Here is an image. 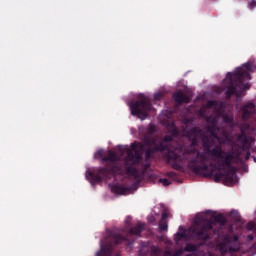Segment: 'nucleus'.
Returning a JSON list of instances; mask_svg holds the SVG:
<instances>
[{
	"mask_svg": "<svg viewBox=\"0 0 256 256\" xmlns=\"http://www.w3.org/2000/svg\"><path fill=\"white\" fill-rule=\"evenodd\" d=\"M209 159L216 161L219 165L230 166L231 163H233V154H225V152L221 151V148H216L201 154L197 153V161H200V163H205V161H209ZM195 161L196 160L189 161V167H191V169H195V166H193Z\"/></svg>",
	"mask_w": 256,
	"mask_h": 256,
	"instance_id": "nucleus-1",
	"label": "nucleus"
},
{
	"mask_svg": "<svg viewBox=\"0 0 256 256\" xmlns=\"http://www.w3.org/2000/svg\"><path fill=\"white\" fill-rule=\"evenodd\" d=\"M130 109L132 115H136L138 119L145 121L147 111L151 109V102H149V98L143 96L140 101L130 105Z\"/></svg>",
	"mask_w": 256,
	"mask_h": 256,
	"instance_id": "nucleus-2",
	"label": "nucleus"
},
{
	"mask_svg": "<svg viewBox=\"0 0 256 256\" xmlns=\"http://www.w3.org/2000/svg\"><path fill=\"white\" fill-rule=\"evenodd\" d=\"M219 223V225H223L225 223V218H223V215H217L211 218V220L204 221V226L202 228V231L198 233V237H201V239H207V231H210V229H213V226Z\"/></svg>",
	"mask_w": 256,
	"mask_h": 256,
	"instance_id": "nucleus-3",
	"label": "nucleus"
},
{
	"mask_svg": "<svg viewBox=\"0 0 256 256\" xmlns=\"http://www.w3.org/2000/svg\"><path fill=\"white\" fill-rule=\"evenodd\" d=\"M122 155H126V162L130 164L137 163V161H139V157H141V155L137 153V150H135V147L124 148Z\"/></svg>",
	"mask_w": 256,
	"mask_h": 256,
	"instance_id": "nucleus-4",
	"label": "nucleus"
},
{
	"mask_svg": "<svg viewBox=\"0 0 256 256\" xmlns=\"http://www.w3.org/2000/svg\"><path fill=\"white\" fill-rule=\"evenodd\" d=\"M235 79H238L241 83L243 79L249 80L251 76L249 75V66L247 64L243 65L234 75Z\"/></svg>",
	"mask_w": 256,
	"mask_h": 256,
	"instance_id": "nucleus-5",
	"label": "nucleus"
},
{
	"mask_svg": "<svg viewBox=\"0 0 256 256\" xmlns=\"http://www.w3.org/2000/svg\"><path fill=\"white\" fill-rule=\"evenodd\" d=\"M148 147L149 149L146 150V159H150L151 153H153V151H163V149H165L163 142L158 143L157 141L149 142Z\"/></svg>",
	"mask_w": 256,
	"mask_h": 256,
	"instance_id": "nucleus-6",
	"label": "nucleus"
},
{
	"mask_svg": "<svg viewBox=\"0 0 256 256\" xmlns=\"http://www.w3.org/2000/svg\"><path fill=\"white\" fill-rule=\"evenodd\" d=\"M190 154L191 151H183V149H175L173 152H169L168 159H174L175 161H183L185 154Z\"/></svg>",
	"mask_w": 256,
	"mask_h": 256,
	"instance_id": "nucleus-7",
	"label": "nucleus"
},
{
	"mask_svg": "<svg viewBox=\"0 0 256 256\" xmlns=\"http://www.w3.org/2000/svg\"><path fill=\"white\" fill-rule=\"evenodd\" d=\"M107 157L103 156V150H99L95 153L96 159H101V161H117V154L112 151L106 152Z\"/></svg>",
	"mask_w": 256,
	"mask_h": 256,
	"instance_id": "nucleus-8",
	"label": "nucleus"
},
{
	"mask_svg": "<svg viewBox=\"0 0 256 256\" xmlns=\"http://www.w3.org/2000/svg\"><path fill=\"white\" fill-rule=\"evenodd\" d=\"M231 177H233V174L220 171L215 174L214 181L216 183H219V181H224V183H227V182L231 181Z\"/></svg>",
	"mask_w": 256,
	"mask_h": 256,
	"instance_id": "nucleus-9",
	"label": "nucleus"
},
{
	"mask_svg": "<svg viewBox=\"0 0 256 256\" xmlns=\"http://www.w3.org/2000/svg\"><path fill=\"white\" fill-rule=\"evenodd\" d=\"M250 113H255V105L251 102H248L243 107V114H242L243 119H247L249 117Z\"/></svg>",
	"mask_w": 256,
	"mask_h": 256,
	"instance_id": "nucleus-10",
	"label": "nucleus"
},
{
	"mask_svg": "<svg viewBox=\"0 0 256 256\" xmlns=\"http://www.w3.org/2000/svg\"><path fill=\"white\" fill-rule=\"evenodd\" d=\"M167 217H169V214L167 212H164L161 216V220L159 223L160 231H167V229H169V225L166 222Z\"/></svg>",
	"mask_w": 256,
	"mask_h": 256,
	"instance_id": "nucleus-11",
	"label": "nucleus"
},
{
	"mask_svg": "<svg viewBox=\"0 0 256 256\" xmlns=\"http://www.w3.org/2000/svg\"><path fill=\"white\" fill-rule=\"evenodd\" d=\"M176 103H189V97L185 96L182 92H177L173 95Z\"/></svg>",
	"mask_w": 256,
	"mask_h": 256,
	"instance_id": "nucleus-12",
	"label": "nucleus"
},
{
	"mask_svg": "<svg viewBox=\"0 0 256 256\" xmlns=\"http://www.w3.org/2000/svg\"><path fill=\"white\" fill-rule=\"evenodd\" d=\"M113 193H116V195H128L129 189L121 186H114L112 188Z\"/></svg>",
	"mask_w": 256,
	"mask_h": 256,
	"instance_id": "nucleus-13",
	"label": "nucleus"
},
{
	"mask_svg": "<svg viewBox=\"0 0 256 256\" xmlns=\"http://www.w3.org/2000/svg\"><path fill=\"white\" fill-rule=\"evenodd\" d=\"M143 229H145V224L138 223V225L135 228H132L130 230V233L132 235H139V233H141V231H143Z\"/></svg>",
	"mask_w": 256,
	"mask_h": 256,
	"instance_id": "nucleus-14",
	"label": "nucleus"
},
{
	"mask_svg": "<svg viewBox=\"0 0 256 256\" xmlns=\"http://www.w3.org/2000/svg\"><path fill=\"white\" fill-rule=\"evenodd\" d=\"M183 254V250H178L176 253H173L172 251H167L164 253V256H179Z\"/></svg>",
	"mask_w": 256,
	"mask_h": 256,
	"instance_id": "nucleus-15",
	"label": "nucleus"
},
{
	"mask_svg": "<svg viewBox=\"0 0 256 256\" xmlns=\"http://www.w3.org/2000/svg\"><path fill=\"white\" fill-rule=\"evenodd\" d=\"M159 183H162V185H164V187H167V185H171V182H169V180L167 178L160 179Z\"/></svg>",
	"mask_w": 256,
	"mask_h": 256,
	"instance_id": "nucleus-16",
	"label": "nucleus"
},
{
	"mask_svg": "<svg viewBox=\"0 0 256 256\" xmlns=\"http://www.w3.org/2000/svg\"><path fill=\"white\" fill-rule=\"evenodd\" d=\"M228 93H229V95L236 94L237 97H240V95H241V94H239V92H237V90H235V88H229Z\"/></svg>",
	"mask_w": 256,
	"mask_h": 256,
	"instance_id": "nucleus-17",
	"label": "nucleus"
},
{
	"mask_svg": "<svg viewBox=\"0 0 256 256\" xmlns=\"http://www.w3.org/2000/svg\"><path fill=\"white\" fill-rule=\"evenodd\" d=\"M163 97V92H158L154 94L155 101H161V98Z\"/></svg>",
	"mask_w": 256,
	"mask_h": 256,
	"instance_id": "nucleus-18",
	"label": "nucleus"
},
{
	"mask_svg": "<svg viewBox=\"0 0 256 256\" xmlns=\"http://www.w3.org/2000/svg\"><path fill=\"white\" fill-rule=\"evenodd\" d=\"M238 87H239V89H241V91H247V89L250 88V86L248 84H241Z\"/></svg>",
	"mask_w": 256,
	"mask_h": 256,
	"instance_id": "nucleus-19",
	"label": "nucleus"
},
{
	"mask_svg": "<svg viewBox=\"0 0 256 256\" xmlns=\"http://www.w3.org/2000/svg\"><path fill=\"white\" fill-rule=\"evenodd\" d=\"M245 129H249V124H245L244 127L241 128L242 136H240L239 139H241V137H245Z\"/></svg>",
	"mask_w": 256,
	"mask_h": 256,
	"instance_id": "nucleus-20",
	"label": "nucleus"
},
{
	"mask_svg": "<svg viewBox=\"0 0 256 256\" xmlns=\"http://www.w3.org/2000/svg\"><path fill=\"white\" fill-rule=\"evenodd\" d=\"M219 251L220 253H227V248L225 247V245L219 246Z\"/></svg>",
	"mask_w": 256,
	"mask_h": 256,
	"instance_id": "nucleus-21",
	"label": "nucleus"
},
{
	"mask_svg": "<svg viewBox=\"0 0 256 256\" xmlns=\"http://www.w3.org/2000/svg\"><path fill=\"white\" fill-rule=\"evenodd\" d=\"M249 7H250V9H255L256 1L255 0L250 1Z\"/></svg>",
	"mask_w": 256,
	"mask_h": 256,
	"instance_id": "nucleus-22",
	"label": "nucleus"
},
{
	"mask_svg": "<svg viewBox=\"0 0 256 256\" xmlns=\"http://www.w3.org/2000/svg\"><path fill=\"white\" fill-rule=\"evenodd\" d=\"M248 229L250 231H253V229H256V226L252 222H250V223H248Z\"/></svg>",
	"mask_w": 256,
	"mask_h": 256,
	"instance_id": "nucleus-23",
	"label": "nucleus"
},
{
	"mask_svg": "<svg viewBox=\"0 0 256 256\" xmlns=\"http://www.w3.org/2000/svg\"><path fill=\"white\" fill-rule=\"evenodd\" d=\"M186 251H195V246H187Z\"/></svg>",
	"mask_w": 256,
	"mask_h": 256,
	"instance_id": "nucleus-24",
	"label": "nucleus"
},
{
	"mask_svg": "<svg viewBox=\"0 0 256 256\" xmlns=\"http://www.w3.org/2000/svg\"><path fill=\"white\" fill-rule=\"evenodd\" d=\"M177 237H178V239H182V237H183V234H181V233H178V234H176V239H177Z\"/></svg>",
	"mask_w": 256,
	"mask_h": 256,
	"instance_id": "nucleus-25",
	"label": "nucleus"
},
{
	"mask_svg": "<svg viewBox=\"0 0 256 256\" xmlns=\"http://www.w3.org/2000/svg\"><path fill=\"white\" fill-rule=\"evenodd\" d=\"M213 103H215V102H213V101L208 102V107H212Z\"/></svg>",
	"mask_w": 256,
	"mask_h": 256,
	"instance_id": "nucleus-26",
	"label": "nucleus"
},
{
	"mask_svg": "<svg viewBox=\"0 0 256 256\" xmlns=\"http://www.w3.org/2000/svg\"><path fill=\"white\" fill-rule=\"evenodd\" d=\"M248 239H249L250 241H253V235H249V236H248Z\"/></svg>",
	"mask_w": 256,
	"mask_h": 256,
	"instance_id": "nucleus-27",
	"label": "nucleus"
},
{
	"mask_svg": "<svg viewBox=\"0 0 256 256\" xmlns=\"http://www.w3.org/2000/svg\"><path fill=\"white\" fill-rule=\"evenodd\" d=\"M149 221H150V223H154L155 222V218L152 217Z\"/></svg>",
	"mask_w": 256,
	"mask_h": 256,
	"instance_id": "nucleus-28",
	"label": "nucleus"
},
{
	"mask_svg": "<svg viewBox=\"0 0 256 256\" xmlns=\"http://www.w3.org/2000/svg\"><path fill=\"white\" fill-rule=\"evenodd\" d=\"M165 141H171V138L166 137Z\"/></svg>",
	"mask_w": 256,
	"mask_h": 256,
	"instance_id": "nucleus-29",
	"label": "nucleus"
},
{
	"mask_svg": "<svg viewBox=\"0 0 256 256\" xmlns=\"http://www.w3.org/2000/svg\"><path fill=\"white\" fill-rule=\"evenodd\" d=\"M246 159H249V154H247V157H246Z\"/></svg>",
	"mask_w": 256,
	"mask_h": 256,
	"instance_id": "nucleus-30",
	"label": "nucleus"
},
{
	"mask_svg": "<svg viewBox=\"0 0 256 256\" xmlns=\"http://www.w3.org/2000/svg\"><path fill=\"white\" fill-rule=\"evenodd\" d=\"M116 243H119V240H116Z\"/></svg>",
	"mask_w": 256,
	"mask_h": 256,
	"instance_id": "nucleus-31",
	"label": "nucleus"
},
{
	"mask_svg": "<svg viewBox=\"0 0 256 256\" xmlns=\"http://www.w3.org/2000/svg\"><path fill=\"white\" fill-rule=\"evenodd\" d=\"M254 161H255V163H256V158H254Z\"/></svg>",
	"mask_w": 256,
	"mask_h": 256,
	"instance_id": "nucleus-32",
	"label": "nucleus"
}]
</instances>
